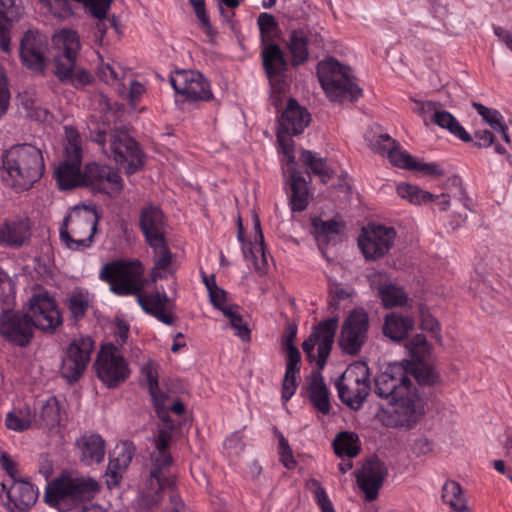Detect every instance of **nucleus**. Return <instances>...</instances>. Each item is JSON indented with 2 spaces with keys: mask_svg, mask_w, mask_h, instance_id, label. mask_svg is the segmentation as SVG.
I'll use <instances>...</instances> for the list:
<instances>
[{
  "mask_svg": "<svg viewBox=\"0 0 512 512\" xmlns=\"http://www.w3.org/2000/svg\"><path fill=\"white\" fill-rule=\"evenodd\" d=\"M26 312L33 327L45 333L54 334L63 322L56 301L47 294L33 295Z\"/></svg>",
  "mask_w": 512,
  "mask_h": 512,
  "instance_id": "16",
  "label": "nucleus"
},
{
  "mask_svg": "<svg viewBox=\"0 0 512 512\" xmlns=\"http://www.w3.org/2000/svg\"><path fill=\"white\" fill-rule=\"evenodd\" d=\"M317 74L322 88L331 100L353 101L361 96L362 90L350 75V68L334 58L320 61L317 65Z\"/></svg>",
  "mask_w": 512,
  "mask_h": 512,
  "instance_id": "7",
  "label": "nucleus"
},
{
  "mask_svg": "<svg viewBox=\"0 0 512 512\" xmlns=\"http://www.w3.org/2000/svg\"><path fill=\"white\" fill-rule=\"evenodd\" d=\"M6 426L11 430L23 431L31 426V420L22 416L20 411H12L6 417Z\"/></svg>",
  "mask_w": 512,
  "mask_h": 512,
  "instance_id": "58",
  "label": "nucleus"
},
{
  "mask_svg": "<svg viewBox=\"0 0 512 512\" xmlns=\"http://www.w3.org/2000/svg\"><path fill=\"white\" fill-rule=\"evenodd\" d=\"M253 225L255 230V244L252 246L255 253V260L253 261L254 268L259 273H264L267 265L264 247V237L261 229L259 216L255 213L253 215Z\"/></svg>",
  "mask_w": 512,
  "mask_h": 512,
  "instance_id": "47",
  "label": "nucleus"
},
{
  "mask_svg": "<svg viewBox=\"0 0 512 512\" xmlns=\"http://www.w3.org/2000/svg\"><path fill=\"white\" fill-rule=\"evenodd\" d=\"M47 48L48 44L43 36L38 32L26 31L20 42L22 64L35 73H44L47 66Z\"/></svg>",
  "mask_w": 512,
  "mask_h": 512,
  "instance_id": "24",
  "label": "nucleus"
},
{
  "mask_svg": "<svg viewBox=\"0 0 512 512\" xmlns=\"http://www.w3.org/2000/svg\"><path fill=\"white\" fill-rule=\"evenodd\" d=\"M297 335V325L295 323H288L285 328V333L282 337V345L287 354V360H291V357H295V360L301 361V354L298 348L295 346L294 341Z\"/></svg>",
  "mask_w": 512,
  "mask_h": 512,
  "instance_id": "54",
  "label": "nucleus"
},
{
  "mask_svg": "<svg viewBox=\"0 0 512 512\" xmlns=\"http://www.w3.org/2000/svg\"><path fill=\"white\" fill-rule=\"evenodd\" d=\"M18 16L14 0H0V49L10 52V28L12 21Z\"/></svg>",
  "mask_w": 512,
  "mask_h": 512,
  "instance_id": "38",
  "label": "nucleus"
},
{
  "mask_svg": "<svg viewBox=\"0 0 512 512\" xmlns=\"http://www.w3.org/2000/svg\"><path fill=\"white\" fill-rule=\"evenodd\" d=\"M337 328V317L323 320L319 322L310 336L302 343V349L308 361H316V366L319 370L324 368L330 355Z\"/></svg>",
  "mask_w": 512,
  "mask_h": 512,
  "instance_id": "11",
  "label": "nucleus"
},
{
  "mask_svg": "<svg viewBox=\"0 0 512 512\" xmlns=\"http://www.w3.org/2000/svg\"><path fill=\"white\" fill-rule=\"evenodd\" d=\"M142 375L147 382L148 390L157 416L162 420V422H169V412L165 407L167 395L159 390L158 374L155 363L149 361L145 366H143Z\"/></svg>",
  "mask_w": 512,
  "mask_h": 512,
  "instance_id": "32",
  "label": "nucleus"
},
{
  "mask_svg": "<svg viewBox=\"0 0 512 512\" xmlns=\"http://www.w3.org/2000/svg\"><path fill=\"white\" fill-rule=\"evenodd\" d=\"M393 407L385 411L387 426L395 428H412L424 415V404L415 387L407 394L389 402Z\"/></svg>",
  "mask_w": 512,
  "mask_h": 512,
  "instance_id": "13",
  "label": "nucleus"
},
{
  "mask_svg": "<svg viewBox=\"0 0 512 512\" xmlns=\"http://www.w3.org/2000/svg\"><path fill=\"white\" fill-rule=\"evenodd\" d=\"M377 291L385 308L402 307L409 300L405 291L393 284L379 285Z\"/></svg>",
  "mask_w": 512,
  "mask_h": 512,
  "instance_id": "45",
  "label": "nucleus"
},
{
  "mask_svg": "<svg viewBox=\"0 0 512 512\" xmlns=\"http://www.w3.org/2000/svg\"><path fill=\"white\" fill-rule=\"evenodd\" d=\"M82 186H89L98 192L107 194L120 192L123 188L122 178L118 170L96 162L88 163L82 174Z\"/></svg>",
  "mask_w": 512,
  "mask_h": 512,
  "instance_id": "23",
  "label": "nucleus"
},
{
  "mask_svg": "<svg viewBox=\"0 0 512 512\" xmlns=\"http://www.w3.org/2000/svg\"><path fill=\"white\" fill-rule=\"evenodd\" d=\"M135 295L139 305L146 313L154 316L166 325L174 324L175 316L171 312L166 311L169 299L164 292L145 293L141 291Z\"/></svg>",
  "mask_w": 512,
  "mask_h": 512,
  "instance_id": "29",
  "label": "nucleus"
},
{
  "mask_svg": "<svg viewBox=\"0 0 512 512\" xmlns=\"http://www.w3.org/2000/svg\"><path fill=\"white\" fill-rule=\"evenodd\" d=\"M306 393L315 410L323 415L330 413V392L320 372H313L308 378Z\"/></svg>",
  "mask_w": 512,
  "mask_h": 512,
  "instance_id": "30",
  "label": "nucleus"
},
{
  "mask_svg": "<svg viewBox=\"0 0 512 512\" xmlns=\"http://www.w3.org/2000/svg\"><path fill=\"white\" fill-rule=\"evenodd\" d=\"M312 225L320 247L335 244L341 239V233L344 228L341 222L333 219L324 221L320 218H315L312 221Z\"/></svg>",
  "mask_w": 512,
  "mask_h": 512,
  "instance_id": "37",
  "label": "nucleus"
},
{
  "mask_svg": "<svg viewBox=\"0 0 512 512\" xmlns=\"http://www.w3.org/2000/svg\"><path fill=\"white\" fill-rule=\"evenodd\" d=\"M2 493H5L9 508L18 511L29 510L38 499V490L25 480H4L1 483Z\"/></svg>",
  "mask_w": 512,
  "mask_h": 512,
  "instance_id": "27",
  "label": "nucleus"
},
{
  "mask_svg": "<svg viewBox=\"0 0 512 512\" xmlns=\"http://www.w3.org/2000/svg\"><path fill=\"white\" fill-rule=\"evenodd\" d=\"M311 122V114L294 98H289L284 111L279 118L277 141L282 149L289 152L291 137L303 133Z\"/></svg>",
  "mask_w": 512,
  "mask_h": 512,
  "instance_id": "14",
  "label": "nucleus"
},
{
  "mask_svg": "<svg viewBox=\"0 0 512 512\" xmlns=\"http://www.w3.org/2000/svg\"><path fill=\"white\" fill-rule=\"evenodd\" d=\"M0 466L10 477L9 480L17 479V475H18L17 463L5 451L0 452Z\"/></svg>",
  "mask_w": 512,
  "mask_h": 512,
  "instance_id": "63",
  "label": "nucleus"
},
{
  "mask_svg": "<svg viewBox=\"0 0 512 512\" xmlns=\"http://www.w3.org/2000/svg\"><path fill=\"white\" fill-rule=\"evenodd\" d=\"M174 427L173 421L169 418V422H163L162 427L158 428L157 438L155 440L156 450L151 455L152 467L150 470V485L153 487V482L155 481L159 490L170 485V480L165 476V470L171 466L173 461L167 449Z\"/></svg>",
  "mask_w": 512,
  "mask_h": 512,
  "instance_id": "15",
  "label": "nucleus"
},
{
  "mask_svg": "<svg viewBox=\"0 0 512 512\" xmlns=\"http://www.w3.org/2000/svg\"><path fill=\"white\" fill-rule=\"evenodd\" d=\"M469 289L480 300L494 298L496 294L491 282L484 275L478 272H475L474 275H472L469 283Z\"/></svg>",
  "mask_w": 512,
  "mask_h": 512,
  "instance_id": "52",
  "label": "nucleus"
},
{
  "mask_svg": "<svg viewBox=\"0 0 512 512\" xmlns=\"http://www.w3.org/2000/svg\"><path fill=\"white\" fill-rule=\"evenodd\" d=\"M450 492L453 494V499L450 500V508L454 512H470L463 490L457 482H450Z\"/></svg>",
  "mask_w": 512,
  "mask_h": 512,
  "instance_id": "57",
  "label": "nucleus"
},
{
  "mask_svg": "<svg viewBox=\"0 0 512 512\" xmlns=\"http://www.w3.org/2000/svg\"><path fill=\"white\" fill-rule=\"evenodd\" d=\"M99 489L98 482L93 478L62 474L47 484L44 500L59 512H67L83 507L82 503L94 498Z\"/></svg>",
  "mask_w": 512,
  "mask_h": 512,
  "instance_id": "3",
  "label": "nucleus"
},
{
  "mask_svg": "<svg viewBox=\"0 0 512 512\" xmlns=\"http://www.w3.org/2000/svg\"><path fill=\"white\" fill-rule=\"evenodd\" d=\"M387 474L385 464L378 458L369 459L362 469L356 472L358 486L364 492L366 501L372 502L378 497Z\"/></svg>",
  "mask_w": 512,
  "mask_h": 512,
  "instance_id": "25",
  "label": "nucleus"
},
{
  "mask_svg": "<svg viewBox=\"0 0 512 512\" xmlns=\"http://www.w3.org/2000/svg\"><path fill=\"white\" fill-rule=\"evenodd\" d=\"M2 167L7 173L4 180L18 192L29 190L45 172L42 151L26 143L6 150L2 156Z\"/></svg>",
  "mask_w": 512,
  "mask_h": 512,
  "instance_id": "1",
  "label": "nucleus"
},
{
  "mask_svg": "<svg viewBox=\"0 0 512 512\" xmlns=\"http://www.w3.org/2000/svg\"><path fill=\"white\" fill-rule=\"evenodd\" d=\"M388 159L392 165L413 171L414 165L416 164V158L411 156L408 152L401 150L399 143L395 140L392 141V146L388 149Z\"/></svg>",
  "mask_w": 512,
  "mask_h": 512,
  "instance_id": "51",
  "label": "nucleus"
},
{
  "mask_svg": "<svg viewBox=\"0 0 512 512\" xmlns=\"http://www.w3.org/2000/svg\"><path fill=\"white\" fill-rule=\"evenodd\" d=\"M288 47L292 54V64L298 66L308 60V38L303 30H293Z\"/></svg>",
  "mask_w": 512,
  "mask_h": 512,
  "instance_id": "43",
  "label": "nucleus"
},
{
  "mask_svg": "<svg viewBox=\"0 0 512 512\" xmlns=\"http://www.w3.org/2000/svg\"><path fill=\"white\" fill-rule=\"evenodd\" d=\"M440 107V103L428 101L420 104L419 112L422 114L425 123L429 118L431 122L448 129V112L440 110Z\"/></svg>",
  "mask_w": 512,
  "mask_h": 512,
  "instance_id": "50",
  "label": "nucleus"
},
{
  "mask_svg": "<svg viewBox=\"0 0 512 512\" xmlns=\"http://www.w3.org/2000/svg\"><path fill=\"white\" fill-rule=\"evenodd\" d=\"M300 371V360H291L286 362V371L282 382V399L287 402L296 392L297 389V374Z\"/></svg>",
  "mask_w": 512,
  "mask_h": 512,
  "instance_id": "46",
  "label": "nucleus"
},
{
  "mask_svg": "<svg viewBox=\"0 0 512 512\" xmlns=\"http://www.w3.org/2000/svg\"><path fill=\"white\" fill-rule=\"evenodd\" d=\"M263 67L269 78L275 77L286 70L287 62L279 45L268 44L262 51Z\"/></svg>",
  "mask_w": 512,
  "mask_h": 512,
  "instance_id": "39",
  "label": "nucleus"
},
{
  "mask_svg": "<svg viewBox=\"0 0 512 512\" xmlns=\"http://www.w3.org/2000/svg\"><path fill=\"white\" fill-rule=\"evenodd\" d=\"M97 74L99 78L107 84L120 82L124 75L123 73H119L114 65L108 63L100 66Z\"/></svg>",
  "mask_w": 512,
  "mask_h": 512,
  "instance_id": "59",
  "label": "nucleus"
},
{
  "mask_svg": "<svg viewBox=\"0 0 512 512\" xmlns=\"http://www.w3.org/2000/svg\"><path fill=\"white\" fill-rule=\"evenodd\" d=\"M316 486L315 498L322 512H335L331 501L329 500L325 489L320 485L317 480L312 481Z\"/></svg>",
  "mask_w": 512,
  "mask_h": 512,
  "instance_id": "61",
  "label": "nucleus"
},
{
  "mask_svg": "<svg viewBox=\"0 0 512 512\" xmlns=\"http://www.w3.org/2000/svg\"><path fill=\"white\" fill-rule=\"evenodd\" d=\"M134 455V448L131 443L125 442L121 446H117L113 454L110 455L107 467V474H110L113 483H119L121 472L130 464Z\"/></svg>",
  "mask_w": 512,
  "mask_h": 512,
  "instance_id": "36",
  "label": "nucleus"
},
{
  "mask_svg": "<svg viewBox=\"0 0 512 512\" xmlns=\"http://www.w3.org/2000/svg\"><path fill=\"white\" fill-rule=\"evenodd\" d=\"M98 378L108 387H116L129 376L126 360L118 354L117 348L110 344L102 348L95 361Z\"/></svg>",
  "mask_w": 512,
  "mask_h": 512,
  "instance_id": "19",
  "label": "nucleus"
},
{
  "mask_svg": "<svg viewBox=\"0 0 512 512\" xmlns=\"http://www.w3.org/2000/svg\"><path fill=\"white\" fill-rule=\"evenodd\" d=\"M412 387L407 368L399 363L390 364L375 378V393L388 402L407 394Z\"/></svg>",
  "mask_w": 512,
  "mask_h": 512,
  "instance_id": "18",
  "label": "nucleus"
},
{
  "mask_svg": "<svg viewBox=\"0 0 512 512\" xmlns=\"http://www.w3.org/2000/svg\"><path fill=\"white\" fill-rule=\"evenodd\" d=\"M56 41L61 45L59 54L54 58V74L59 81L63 84H71L76 89L90 84L93 80L92 75L86 69H78L76 66L77 55L81 46L77 32L63 29L57 35Z\"/></svg>",
  "mask_w": 512,
  "mask_h": 512,
  "instance_id": "5",
  "label": "nucleus"
},
{
  "mask_svg": "<svg viewBox=\"0 0 512 512\" xmlns=\"http://www.w3.org/2000/svg\"><path fill=\"white\" fill-rule=\"evenodd\" d=\"M405 367L408 376H413L419 385H433L438 381V373L423 362L408 363Z\"/></svg>",
  "mask_w": 512,
  "mask_h": 512,
  "instance_id": "48",
  "label": "nucleus"
},
{
  "mask_svg": "<svg viewBox=\"0 0 512 512\" xmlns=\"http://www.w3.org/2000/svg\"><path fill=\"white\" fill-rule=\"evenodd\" d=\"M27 312L5 310L0 315V335L7 341L27 346L33 337V323Z\"/></svg>",
  "mask_w": 512,
  "mask_h": 512,
  "instance_id": "22",
  "label": "nucleus"
},
{
  "mask_svg": "<svg viewBox=\"0 0 512 512\" xmlns=\"http://www.w3.org/2000/svg\"><path fill=\"white\" fill-rule=\"evenodd\" d=\"M396 230L381 224H369L362 229L358 245L364 257L375 260L386 255L394 244Z\"/></svg>",
  "mask_w": 512,
  "mask_h": 512,
  "instance_id": "17",
  "label": "nucleus"
},
{
  "mask_svg": "<svg viewBox=\"0 0 512 512\" xmlns=\"http://www.w3.org/2000/svg\"><path fill=\"white\" fill-rule=\"evenodd\" d=\"M144 269L139 260H116L104 264L99 278L110 285V291L119 296L135 295L143 291Z\"/></svg>",
  "mask_w": 512,
  "mask_h": 512,
  "instance_id": "8",
  "label": "nucleus"
},
{
  "mask_svg": "<svg viewBox=\"0 0 512 512\" xmlns=\"http://www.w3.org/2000/svg\"><path fill=\"white\" fill-rule=\"evenodd\" d=\"M414 319L397 312H391L385 317L383 334L389 339L399 342L404 340L414 328Z\"/></svg>",
  "mask_w": 512,
  "mask_h": 512,
  "instance_id": "33",
  "label": "nucleus"
},
{
  "mask_svg": "<svg viewBox=\"0 0 512 512\" xmlns=\"http://www.w3.org/2000/svg\"><path fill=\"white\" fill-rule=\"evenodd\" d=\"M80 461L85 465L98 464L105 456V441L99 434H84L76 440Z\"/></svg>",
  "mask_w": 512,
  "mask_h": 512,
  "instance_id": "31",
  "label": "nucleus"
},
{
  "mask_svg": "<svg viewBox=\"0 0 512 512\" xmlns=\"http://www.w3.org/2000/svg\"><path fill=\"white\" fill-rule=\"evenodd\" d=\"M89 138L101 147L106 157L123 165L127 174H134L143 168V151L126 130L117 128L107 131L104 127H96L90 129Z\"/></svg>",
  "mask_w": 512,
  "mask_h": 512,
  "instance_id": "2",
  "label": "nucleus"
},
{
  "mask_svg": "<svg viewBox=\"0 0 512 512\" xmlns=\"http://www.w3.org/2000/svg\"><path fill=\"white\" fill-rule=\"evenodd\" d=\"M139 226L154 252L151 277L157 281L164 277L163 271L170 266L173 257L165 238L166 224L162 210L151 204L144 206L140 211Z\"/></svg>",
  "mask_w": 512,
  "mask_h": 512,
  "instance_id": "4",
  "label": "nucleus"
},
{
  "mask_svg": "<svg viewBox=\"0 0 512 512\" xmlns=\"http://www.w3.org/2000/svg\"><path fill=\"white\" fill-rule=\"evenodd\" d=\"M66 140L65 160L55 170L58 186L62 190H70L82 186L83 178L80 170L82 163V140L74 128H65Z\"/></svg>",
  "mask_w": 512,
  "mask_h": 512,
  "instance_id": "10",
  "label": "nucleus"
},
{
  "mask_svg": "<svg viewBox=\"0 0 512 512\" xmlns=\"http://www.w3.org/2000/svg\"><path fill=\"white\" fill-rule=\"evenodd\" d=\"M189 2L193 6L197 18L203 27H205L207 33L211 34L212 25L205 9V0H189Z\"/></svg>",
  "mask_w": 512,
  "mask_h": 512,
  "instance_id": "60",
  "label": "nucleus"
},
{
  "mask_svg": "<svg viewBox=\"0 0 512 512\" xmlns=\"http://www.w3.org/2000/svg\"><path fill=\"white\" fill-rule=\"evenodd\" d=\"M94 340L90 336L74 339L66 348L60 373L67 383L77 382L84 374L94 350Z\"/></svg>",
  "mask_w": 512,
  "mask_h": 512,
  "instance_id": "12",
  "label": "nucleus"
},
{
  "mask_svg": "<svg viewBox=\"0 0 512 512\" xmlns=\"http://www.w3.org/2000/svg\"><path fill=\"white\" fill-rule=\"evenodd\" d=\"M397 193L401 198L406 199L415 205L426 204L434 201L435 199L442 198L438 205L439 209L443 211L446 209V204L448 203L443 193L441 195H434L409 183H400L397 186Z\"/></svg>",
  "mask_w": 512,
  "mask_h": 512,
  "instance_id": "35",
  "label": "nucleus"
},
{
  "mask_svg": "<svg viewBox=\"0 0 512 512\" xmlns=\"http://www.w3.org/2000/svg\"><path fill=\"white\" fill-rule=\"evenodd\" d=\"M335 387L342 403L358 411L371 390L367 364L361 361L350 364L336 380Z\"/></svg>",
  "mask_w": 512,
  "mask_h": 512,
  "instance_id": "9",
  "label": "nucleus"
},
{
  "mask_svg": "<svg viewBox=\"0 0 512 512\" xmlns=\"http://www.w3.org/2000/svg\"><path fill=\"white\" fill-rule=\"evenodd\" d=\"M41 418L46 425L54 426L60 421V407L55 397L47 400L41 409Z\"/></svg>",
  "mask_w": 512,
  "mask_h": 512,
  "instance_id": "56",
  "label": "nucleus"
},
{
  "mask_svg": "<svg viewBox=\"0 0 512 512\" xmlns=\"http://www.w3.org/2000/svg\"><path fill=\"white\" fill-rule=\"evenodd\" d=\"M222 313L229 319L231 327L236 330L235 334L244 342L250 341L251 331L239 313V306L235 304L228 305Z\"/></svg>",
  "mask_w": 512,
  "mask_h": 512,
  "instance_id": "49",
  "label": "nucleus"
},
{
  "mask_svg": "<svg viewBox=\"0 0 512 512\" xmlns=\"http://www.w3.org/2000/svg\"><path fill=\"white\" fill-rule=\"evenodd\" d=\"M369 317L365 310L355 309L344 321L339 337L341 349L349 354L356 355L366 341Z\"/></svg>",
  "mask_w": 512,
  "mask_h": 512,
  "instance_id": "20",
  "label": "nucleus"
},
{
  "mask_svg": "<svg viewBox=\"0 0 512 512\" xmlns=\"http://www.w3.org/2000/svg\"><path fill=\"white\" fill-rule=\"evenodd\" d=\"M453 186L456 188L454 199L450 200V210H453V220H450V226L453 228L460 227L467 219V211L471 209L473 201L470 199L463 186L460 178H455Z\"/></svg>",
  "mask_w": 512,
  "mask_h": 512,
  "instance_id": "34",
  "label": "nucleus"
},
{
  "mask_svg": "<svg viewBox=\"0 0 512 512\" xmlns=\"http://www.w3.org/2000/svg\"><path fill=\"white\" fill-rule=\"evenodd\" d=\"M310 179L307 180L303 172L298 169L291 171V177L288 179L289 185V205L292 212H302L307 209L313 194L309 188Z\"/></svg>",
  "mask_w": 512,
  "mask_h": 512,
  "instance_id": "28",
  "label": "nucleus"
},
{
  "mask_svg": "<svg viewBox=\"0 0 512 512\" xmlns=\"http://www.w3.org/2000/svg\"><path fill=\"white\" fill-rule=\"evenodd\" d=\"M95 207L77 206L66 216L60 227V239L71 250L89 248L100 220Z\"/></svg>",
  "mask_w": 512,
  "mask_h": 512,
  "instance_id": "6",
  "label": "nucleus"
},
{
  "mask_svg": "<svg viewBox=\"0 0 512 512\" xmlns=\"http://www.w3.org/2000/svg\"><path fill=\"white\" fill-rule=\"evenodd\" d=\"M359 438L354 433L340 432L333 441L334 452L338 457L353 458L360 451Z\"/></svg>",
  "mask_w": 512,
  "mask_h": 512,
  "instance_id": "44",
  "label": "nucleus"
},
{
  "mask_svg": "<svg viewBox=\"0 0 512 512\" xmlns=\"http://www.w3.org/2000/svg\"><path fill=\"white\" fill-rule=\"evenodd\" d=\"M411 357L415 362H423L430 351V346L426 337L422 334H417L412 337L406 344Z\"/></svg>",
  "mask_w": 512,
  "mask_h": 512,
  "instance_id": "53",
  "label": "nucleus"
},
{
  "mask_svg": "<svg viewBox=\"0 0 512 512\" xmlns=\"http://www.w3.org/2000/svg\"><path fill=\"white\" fill-rule=\"evenodd\" d=\"M88 9L90 14L98 19L95 25V37L101 43L107 30L105 22L107 12L111 7L113 0H77Z\"/></svg>",
  "mask_w": 512,
  "mask_h": 512,
  "instance_id": "41",
  "label": "nucleus"
},
{
  "mask_svg": "<svg viewBox=\"0 0 512 512\" xmlns=\"http://www.w3.org/2000/svg\"><path fill=\"white\" fill-rule=\"evenodd\" d=\"M32 236L31 220L25 215L7 218L0 222V245L18 249L26 245Z\"/></svg>",
  "mask_w": 512,
  "mask_h": 512,
  "instance_id": "26",
  "label": "nucleus"
},
{
  "mask_svg": "<svg viewBox=\"0 0 512 512\" xmlns=\"http://www.w3.org/2000/svg\"><path fill=\"white\" fill-rule=\"evenodd\" d=\"M392 139L388 134H381L370 142V148L372 151L379 154H388V149L392 146Z\"/></svg>",
  "mask_w": 512,
  "mask_h": 512,
  "instance_id": "64",
  "label": "nucleus"
},
{
  "mask_svg": "<svg viewBox=\"0 0 512 512\" xmlns=\"http://www.w3.org/2000/svg\"><path fill=\"white\" fill-rule=\"evenodd\" d=\"M90 306V299L88 293H74L68 299V307L75 319L85 316Z\"/></svg>",
  "mask_w": 512,
  "mask_h": 512,
  "instance_id": "55",
  "label": "nucleus"
},
{
  "mask_svg": "<svg viewBox=\"0 0 512 512\" xmlns=\"http://www.w3.org/2000/svg\"><path fill=\"white\" fill-rule=\"evenodd\" d=\"M170 83L176 93L188 101H208L213 97L209 82L197 71H176L171 74Z\"/></svg>",
  "mask_w": 512,
  "mask_h": 512,
  "instance_id": "21",
  "label": "nucleus"
},
{
  "mask_svg": "<svg viewBox=\"0 0 512 512\" xmlns=\"http://www.w3.org/2000/svg\"><path fill=\"white\" fill-rule=\"evenodd\" d=\"M257 23L262 35H268L278 28L275 17L269 13L263 12L258 16Z\"/></svg>",
  "mask_w": 512,
  "mask_h": 512,
  "instance_id": "62",
  "label": "nucleus"
},
{
  "mask_svg": "<svg viewBox=\"0 0 512 512\" xmlns=\"http://www.w3.org/2000/svg\"><path fill=\"white\" fill-rule=\"evenodd\" d=\"M472 107L481 116L482 121L488 125L493 131L501 134L506 143L510 142L508 134V126L500 111L484 106L479 102H473Z\"/></svg>",
  "mask_w": 512,
  "mask_h": 512,
  "instance_id": "40",
  "label": "nucleus"
},
{
  "mask_svg": "<svg viewBox=\"0 0 512 512\" xmlns=\"http://www.w3.org/2000/svg\"><path fill=\"white\" fill-rule=\"evenodd\" d=\"M300 159L323 183H327L333 178L334 171L327 165L324 158L317 157L309 150H302Z\"/></svg>",
  "mask_w": 512,
  "mask_h": 512,
  "instance_id": "42",
  "label": "nucleus"
}]
</instances>
